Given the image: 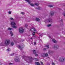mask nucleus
Returning a JSON list of instances; mask_svg holds the SVG:
<instances>
[{
    "label": "nucleus",
    "mask_w": 65,
    "mask_h": 65,
    "mask_svg": "<svg viewBox=\"0 0 65 65\" xmlns=\"http://www.w3.org/2000/svg\"><path fill=\"white\" fill-rule=\"evenodd\" d=\"M10 19L11 20H12V21H13V20H14V19L12 17L10 18Z\"/></svg>",
    "instance_id": "20"
},
{
    "label": "nucleus",
    "mask_w": 65,
    "mask_h": 65,
    "mask_svg": "<svg viewBox=\"0 0 65 65\" xmlns=\"http://www.w3.org/2000/svg\"><path fill=\"white\" fill-rule=\"evenodd\" d=\"M63 15H64V17H65V13H63Z\"/></svg>",
    "instance_id": "39"
},
{
    "label": "nucleus",
    "mask_w": 65,
    "mask_h": 65,
    "mask_svg": "<svg viewBox=\"0 0 65 65\" xmlns=\"http://www.w3.org/2000/svg\"><path fill=\"white\" fill-rule=\"evenodd\" d=\"M10 42L9 40H7L4 43L2 42L0 44V45L2 46V45H7V44H9Z\"/></svg>",
    "instance_id": "1"
},
{
    "label": "nucleus",
    "mask_w": 65,
    "mask_h": 65,
    "mask_svg": "<svg viewBox=\"0 0 65 65\" xmlns=\"http://www.w3.org/2000/svg\"><path fill=\"white\" fill-rule=\"evenodd\" d=\"M7 51L8 52V51H10V48H8L7 49Z\"/></svg>",
    "instance_id": "22"
},
{
    "label": "nucleus",
    "mask_w": 65,
    "mask_h": 65,
    "mask_svg": "<svg viewBox=\"0 0 65 65\" xmlns=\"http://www.w3.org/2000/svg\"><path fill=\"white\" fill-rule=\"evenodd\" d=\"M11 24L12 25V27L13 28H17V26H16V23L15 22H11Z\"/></svg>",
    "instance_id": "2"
},
{
    "label": "nucleus",
    "mask_w": 65,
    "mask_h": 65,
    "mask_svg": "<svg viewBox=\"0 0 65 65\" xmlns=\"http://www.w3.org/2000/svg\"><path fill=\"white\" fill-rule=\"evenodd\" d=\"M38 34L39 36H42V34H40V33H38Z\"/></svg>",
    "instance_id": "30"
},
{
    "label": "nucleus",
    "mask_w": 65,
    "mask_h": 65,
    "mask_svg": "<svg viewBox=\"0 0 65 65\" xmlns=\"http://www.w3.org/2000/svg\"><path fill=\"white\" fill-rule=\"evenodd\" d=\"M30 31H31V32H33L34 31L35 32H36V30L34 28L30 29Z\"/></svg>",
    "instance_id": "5"
},
{
    "label": "nucleus",
    "mask_w": 65,
    "mask_h": 65,
    "mask_svg": "<svg viewBox=\"0 0 65 65\" xmlns=\"http://www.w3.org/2000/svg\"><path fill=\"white\" fill-rule=\"evenodd\" d=\"M41 55L42 57H45V53L42 54Z\"/></svg>",
    "instance_id": "12"
},
{
    "label": "nucleus",
    "mask_w": 65,
    "mask_h": 65,
    "mask_svg": "<svg viewBox=\"0 0 65 65\" xmlns=\"http://www.w3.org/2000/svg\"><path fill=\"white\" fill-rule=\"evenodd\" d=\"M28 26V25L27 24H25V27H27V26Z\"/></svg>",
    "instance_id": "31"
},
{
    "label": "nucleus",
    "mask_w": 65,
    "mask_h": 65,
    "mask_svg": "<svg viewBox=\"0 0 65 65\" xmlns=\"http://www.w3.org/2000/svg\"><path fill=\"white\" fill-rule=\"evenodd\" d=\"M46 50V49L45 48H44L43 49L44 51H45V50Z\"/></svg>",
    "instance_id": "37"
},
{
    "label": "nucleus",
    "mask_w": 65,
    "mask_h": 65,
    "mask_svg": "<svg viewBox=\"0 0 65 65\" xmlns=\"http://www.w3.org/2000/svg\"><path fill=\"white\" fill-rule=\"evenodd\" d=\"M13 55H14V53H13L12 54H11V56H13Z\"/></svg>",
    "instance_id": "40"
},
{
    "label": "nucleus",
    "mask_w": 65,
    "mask_h": 65,
    "mask_svg": "<svg viewBox=\"0 0 65 65\" xmlns=\"http://www.w3.org/2000/svg\"><path fill=\"white\" fill-rule=\"evenodd\" d=\"M8 13H9V14H11V12L10 11Z\"/></svg>",
    "instance_id": "32"
},
{
    "label": "nucleus",
    "mask_w": 65,
    "mask_h": 65,
    "mask_svg": "<svg viewBox=\"0 0 65 65\" xmlns=\"http://www.w3.org/2000/svg\"><path fill=\"white\" fill-rule=\"evenodd\" d=\"M25 1H26L27 2H28V3L30 4L31 6H34V5L33 4H31V2L29 0H25Z\"/></svg>",
    "instance_id": "4"
},
{
    "label": "nucleus",
    "mask_w": 65,
    "mask_h": 65,
    "mask_svg": "<svg viewBox=\"0 0 65 65\" xmlns=\"http://www.w3.org/2000/svg\"><path fill=\"white\" fill-rule=\"evenodd\" d=\"M12 63H9V65H12Z\"/></svg>",
    "instance_id": "38"
},
{
    "label": "nucleus",
    "mask_w": 65,
    "mask_h": 65,
    "mask_svg": "<svg viewBox=\"0 0 65 65\" xmlns=\"http://www.w3.org/2000/svg\"><path fill=\"white\" fill-rule=\"evenodd\" d=\"M11 29H12V28H8V30H11Z\"/></svg>",
    "instance_id": "21"
},
{
    "label": "nucleus",
    "mask_w": 65,
    "mask_h": 65,
    "mask_svg": "<svg viewBox=\"0 0 65 65\" xmlns=\"http://www.w3.org/2000/svg\"><path fill=\"white\" fill-rule=\"evenodd\" d=\"M52 65H55V63H52Z\"/></svg>",
    "instance_id": "41"
},
{
    "label": "nucleus",
    "mask_w": 65,
    "mask_h": 65,
    "mask_svg": "<svg viewBox=\"0 0 65 65\" xmlns=\"http://www.w3.org/2000/svg\"><path fill=\"white\" fill-rule=\"evenodd\" d=\"M48 56V54L47 53H45V57H47Z\"/></svg>",
    "instance_id": "15"
},
{
    "label": "nucleus",
    "mask_w": 65,
    "mask_h": 65,
    "mask_svg": "<svg viewBox=\"0 0 65 65\" xmlns=\"http://www.w3.org/2000/svg\"><path fill=\"white\" fill-rule=\"evenodd\" d=\"M14 60L15 61H16V62H19L20 59L19 58L17 57Z\"/></svg>",
    "instance_id": "7"
},
{
    "label": "nucleus",
    "mask_w": 65,
    "mask_h": 65,
    "mask_svg": "<svg viewBox=\"0 0 65 65\" xmlns=\"http://www.w3.org/2000/svg\"><path fill=\"white\" fill-rule=\"evenodd\" d=\"M48 7H53V5H48Z\"/></svg>",
    "instance_id": "16"
},
{
    "label": "nucleus",
    "mask_w": 65,
    "mask_h": 65,
    "mask_svg": "<svg viewBox=\"0 0 65 65\" xmlns=\"http://www.w3.org/2000/svg\"><path fill=\"white\" fill-rule=\"evenodd\" d=\"M48 53L49 54H52V53H53V52L51 51H49Z\"/></svg>",
    "instance_id": "23"
},
{
    "label": "nucleus",
    "mask_w": 65,
    "mask_h": 65,
    "mask_svg": "<svg viewBox=\"0 0 65 65\" xmlns=\"http://www.w3.org/2000/svg\"><path fill=\"white\" fill-rule=\"evenodd\" d=\"M52 41L53 42H54V43H57V41H56L55 40L53 39Z\"/></svg>",
    "instance_id": "11"
},
{
    "label": "nucleus",
    "mask_w": 65,
    "mask_h": 65,
    "mask_svg": "<svg viewBox=\"0 0 65 65\" xmlns=\"http://www.w3.org/2000/svg\"><path fill=\"white\" fill-rule=\"evenodd\" d=\"M19 32L20 33H22L24 32V28L22 27H19L18 29Z\"/></svg>",
    "instance_id": "3"
},
{
    "label": "nucleus",
    "mask_w": 65,
    "mask_h": 65,
    "mask_svg": "<svg viewBox=\"0 0 65 65\" xmlns=\"http://www.w3.org/2000/svg\"><path fill=\"white\" fill-rule=\"evenodd\" d=\"M21 13V14H23V15L24 14V13H23V12H22Z\"/></svg>",
    "instance_id": "33"
},
{
    "label": "nucleus",
    "mask_w": 65,
    "mask_h": 65,
    "mask_svg": "<svg viewBox=\"0 0 65 65\" xmlns=\"http://www.w3.org/2000/svg\"><path fill=\"white\" fill-rule=\"evenodd\" d=\"M37 9H40V7H38L37 8Z\"/></svg>",
    "instance_id": "26"
},
{
    "label": "nucleus",
    "mask_w": 65,
    "mask_h": 65,
    "mask_svg": "<svg viewBox=\"0 0 65 65\" xmlns=\"http://www.w3.org/2000/svg\"><path fill=\"white\" fill-rule=\"evenodd\" d=\"M30 43H31L32 44H33V43H32V42H30Z\"/></svg>",
    "instance_id": "36"
},
{
    "label": "nucleus",
    "mask_w": 65,
    "mask_h": 65,
    "mask_svg": "<svg viewBox=\"0 0 65 65\" xmlns=\"http://www.w3.org/2000/svg\"><path fill=\"white\" fill-rule=\"evenodd\" d=\"M35 5H36V6H38V5H39V4L36 3L35 4Z\"/></svg>",
    "instance_id": "19"
},
{
    "label": "nucleus",
    "mask_w": 65,
    "mask_h": 65,
    "mask_svg": "<svg viewBox=\"0 0 65 65\" xmlns=\"http://www.w3.org/2000/svg\"><path fill=\"white\" fill-rule=\"evenodd\" d=\"M35 64L36 65H40V64L39 62H36L35 63Z\"/></svg>",
    "instance_id": "10"
},
{
    "label": "nucleus",
    "mask_w": 65,
    "mask_h": 65,
    "mask_svg": "<svg viewBox=\"0 0 65 65\" xmlns=\"http://www.w3.org/2000/svg\"><path fill=\"white\" fill-rule=\"evenodd\" d=\"M45 46L47 47V48H49V45H45Z\"/></svg>",
    "instance_id": "17"
},
{
    "label": "nucleus",
    "mask_w": 65,
    "mask_h": 65,
    "mask_svg": "<svg viewBox=\"0 0 65 65\" xmlns=\"http://www.w3.org/2000/svg\"><path fill=\"white\" fill-rule=\"evenodd\" d=\"M33 53H34V54H36V51L35 50H33Z\"/></svg>",
    "instance_id": "25"
},
{
    "label": "nucleus",
    "mask_w": 65,
    "mask_h": 65,
    "mask_svg": "<svg viewBox=\"0 0 65 65\" xmlns=\"http://www.w3.org/2000/svg\"><path fill=\"white\" fill-rule=\"evenodd\" d=\"M36 32H35V31H34V32L32 33V35H35V33H36Z\"/></svg>",
    "instance_id": "29"
},
{
    "label": "nucleus",
    "mask_w": 65,
    "mask_h": 65,
    "mask_svg": "<svg viewBox=\"0 0 65 65\" xmlns=\"http://www.w3.org/2000/svg\"><path fill=\"white\" fill-rule=\"evenodd\" d=\"M50 21H51V20H50L48 21V22H50Z\"/></svg>",
    "instance_id": "43"
},
{
    "label": "nucleus",
    "mask_w": 65,
    "mask_h": 65,
    "mask_svg": "<svg viewBox=\"0 0 65 65\" xmlns=\"http://www.w3.org/2000/svg\"><path fill=\"white\" fill-rule=\"evenodd\" d=\"M41 63L42 65H43V63L42 62H41Z\"/></svg>",
    "instance_id": "35"
},
{
    "label": "nucleus",
    "mask_w": 65,
    "mask_h": 65,
    "mask_svg": "<svg viewBox=\"0 0 65 65\" xmlns=\"http://www.w3.org/2000/svg\"><path fill=\"white\" fill-rule=\"evenodd\" d=\"M35 56H38V55L37 54H35Z\"/></svg>",
    "instance_id": "34"
},
{
    "label": "nucleus",
    "mask_w": 65,
    "mask_h": 65,
    "mask_svg": "<svg viewBox=\"0 0 65 65\" xmlns=\"http://www.w3.org/2000/svg\"><path fill=\"white\" fill-rule=\"evenodd\" d=\"M54 13H50V15H54Z\"/></svg>",
    "instance_id": "28"
},
{
    "label": "nucleus",
    "mask_w": 65,
    "mask_h": 65,
    "mask_svg": "<svg viewBox=\"0 0 65 65\" xmlns=\"http://www.w3.org/2000/svg\"><path fill=\"white\" fill-rule=\"evenodd\" d=\"M10 33L11 34V36H12V35H13V34L12 32L11 31L10 32Z\"/></svg>",
    "instance_id": "13"
},
{
    "label": "nucleus",
    "mask_w": 65,
    "mask_h": 65,
    "mask_svg": "<svg viewBox=\"0 0 65 65\" xmlns=\"http://www.w3.org/2000/svg\"><path fill=\"white\" fill-rule=\"evenodd\" d=\"M48 36H49L50 37V36L49 35H48Z\"/></svg>",
    "instance_id": "46"
},
{
    "label": "nucleus",
    "mask_w": 65,
    "mask_h": 65,
    "mask_svg": "<svg viewBox=\"0 0 65 65\" xmlns=\"http://www.w3.org/2000/svg\"><path fill=\"white\" fill-rule=\"evenodd\" d=\"M33 39V38H30V39Z\"/></svg>",
    "instance_id": "45"
},
{
    "label": "nucleus",
    "mask_w": 65,
    "mask_h": 65,
    "mask_svg": "<svg viewBox=\"0 0 65 65\" xmlns=\"http://www.w3.org/2000/svg\"><path fill=\"white\" fill-rule=\"evenodd\" d=\"M54 48H55V49H57V48H58V47H59V46L58 45H57L55 46H54Z\"/></svg>",
    "instance_id": "9"
},
{
    "label": "nucleus",
    "mask_w": 65,
    "mask_h": 65,
    "mask_svg": "<svg viewBox=\"0 0 65 65\" xmlns=\"http://www.w3.org/2000/svg\"><path fill=\"white\" fill-rule=\"evenodd\" d=\"M64 60H65V58L64 57H63L62 58V60L61 58H60L59 59V61L61 62H63V61H64Z\"/></svg>",
    "instance_id": "6"
},
{
    "label": "nucleus",
    "mask_w": 65,
    "mask_h": 65,
    "mask_svg": "<svg viewBox=\"0 0 65 65\" xmlns=\"http://www.w3.org/2000/svg\"><path fill=\"white\" fill-rule=\"evenodd\" d=\"M35 61H38V59L37 58H35Z\"/></svg>",
    "instance_id": "27"
},
{
    "label": "nucleus",
    "mask_w": 65,
    "mask_h": 65,
    "mask_svg": "<svg viewBox=\"0 0 65 65\" xmlns=\"http://www.w3.org/2000/svg\"><path fill=\"white\" fill-rule=\"evenodd\" d=\"M36 20L37 21H38V22H39V21H40L39 19V18H36Z\"/></svg>",
    "instance_id": "14"
},
{
    "label": "nucleus",
    "mask_w": 65,
    "mask_h": 65,
    "mask_svg": "<svg viewBox=\"0 0 65 65\" xmlns=\"http://www.w3.org/2000/svg\"><path fill=\"white\" fill-rule=\"evenodd\" d=\"M34 44H36V42H34Z\"/></svg>",
    "instance_id": "42"
},
{
    "label": "nucleus",
    "mask_w": 65,
    "mask_h": 65,
    "mask_svg": "<svg viewBox=\"0 0 65 65\" xmlns=\"http://www.w3.org/2000/svg\"><path fill=\"white\" fill-rule=\"evenodd\" d=\"M13 42H12L11 43V45H12V46H13Z\"/></svg>",
    "instance_id": "18"
},
{
    "label": "nucleus",
    "mask_w": 65,
    "mask_h": 65,
    "mask_svg": "<svg viewBox=\"0 0 65 65\" xmlns=\"http://www.w3.org/2000/svg\"><path fill=\"white\" fill-rule=\"evenodd\" d=\"M31 59H30V62H31V61H32V60H31Z\"/></svg>",
    "instance_id": "44"
},
{
    "label": "nucleus",
    "mask_w": 65,
    "mask_h": 65,
    "mask_svg": "<svg viewBox=\"0 0 65 65\" xmlns=\"http://www.w3.org/2000/svg\"><path fill=\"white\" fill-rule=\"evenodd\" d=\"M51 26V24H49L48 25H47V27H50V26Z\"/></svg>",
    "instance_id": "24"
},
{
    "label": "nucleus",
    "mask_w": 65,
    "mask_h": 65,
    "mask_svg": "<svg viewBox=\"0 0 65 65\" xmlns=\"http://www.w3.org/2000/svg\"><path fill=\"white\" fill-rule=\"evenodd\" d=\"M17 46H18L20 50H22V49L23 48H22L21 47V46H20L19 45H18Z\"/></svg>",
    "instance_id": "8"
}]
</instances>
